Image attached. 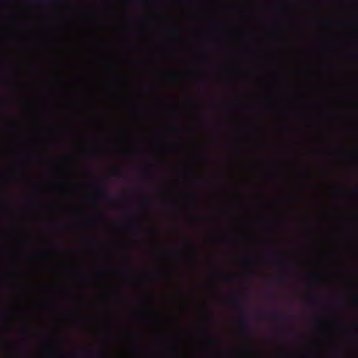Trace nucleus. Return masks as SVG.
Wrapping results in <instances>:
<instances>
[{
  "instance_id": "3",
  "label": "nucleus",
  "mask_w": 358,
  "mask_h": 358,
  "mask_svg": "<svg viewBox=\"0 0 358 358\" xmlns=\"http://www.w3.org/2000/svg\"><path fill=\"white\" fill-rule=\"evenodd\" d=\"M96 189H97V191L99 193V194L103 197V198H105V199H110L112 198V196L108 193V192L107 191L105 185L102 183H99L97 186H96Z\"/></svg>"
},
{
  "instance_id": "4",
  "label": "nucleus",
  "mask_w": 358,
  "mask_h": 358,
  "mask_svg": "<svg viewBox=\"0 0 358 358\" xmlns=\"http://www.w3.org/2000/svg\"><path fill=\"white\" fill-rule=\"evenodd\" d=\"M319 301H320L319 297L317 296H313L310 299V303L312 306L315 307L318 305Z\"/></svg>"
},
{
  "instance_id": "1",
  "label": "nucleus",
  "mask_w": 358,
  "mask_h": 358,
  "mask_svg": "<svg viewBox=\"0 0 358 358\" xmlns=\"http://www.w3.org/2000/svg\"><path fill=\"white\" fill-rule=\"evenodd\" d=\"M242 299V296L237 295L231 300V302L233 304L240 308V318L238 322L240 329L245 333L250 334L252 330L251 325L249 318L245 313L244 307L241 303Z\"/></svg>"
},
{
  "instance_id": "11",
  "label": "nucleus",
  "mask_w": 358,
  "mask_h": 358,
  "mask_svg": "<svg viewBox=\"0 0 358 358\" xmlns=\"http://www.w3.org/2000/svg\"><path fill=\"white\" fill-rule=\"evenodd\" d=\"M187 243L190 245V246H192V244L189 242V241H187Z\"/></svg>"
},
{
  "instance_id": "7",
  "label": "nucleus",
  "mask_w": 358,
  "mask_h": 358,
  "mask_svg": "<svg viewBox=\"0 0 358 358\" xmlns=\"http://www.w3.org/2000/svg\"><path fill=\"white\" fill-rule=\"evenodd\" d=\"M277 281L281 282L284 281V278L280 276V277L277 278Z\"/></svg>"
},
{
  "instance_id": "9",
  "label": "nucleus",
  "mask_w": 358,
  "mask_h": 358,
  "mask_svg": "<svg viewBox=\"0 0 358 358\" xmlns=\"http://www.w3.org/2000/svg\"><path fill=\"white\" fill-rule=\"evenodd\" d=\"M227 280H229V281H231V280H232V278H231V276H228V277H227Z\"/></svg>"
},
{
  "instance_id": "6",
  "label": "nucleus",
  "mask_w": 358,
  "mask_h": 358,
  "mask_svg": "<svg viewBox=\"0 0 358 358\" xmlns=\"http://www.w3.org/2000/svg\"><path fill=\"white\" fill-rule=\"evenodd\" d=\"M311 277H312L313 278H314V279H317V278H318L319 275H318V274H317V273H313V274H312V275H311Z\"/></svg>"
},
{
  "instance_id": "2",
  "label": "nucleus",
  "mask_w": 358,
  "mask_h": 358,
  "mask_svg": "<svg viewBox=\"0 0 358 358\" xmlns=\"http://www.w3.org/2000/svg\"><path fill=\"white\" fill-rule=\"evenodd\" d=\"M266 315L272 317V319L275 321H287L290 319V317L285 314L283 312H266Z\"/></svg>"
},
{
  "instance_id": "5",
  "label": "nucleus",
  "mask_w": 358,
  "mask_h": 358,
  "mask_svg": "<svg viewBox=\"0 0 358 358\" xmlns=\"http://www.w3.org/2000/svg\"><path fill=\"white\" fill-rule=\"evenodd\" d=\"M127 225L129 228H131L134 227V223L132 222H128Z\"/></svg>"
},
{
  "instance_id": "8",
  "label": "nucleus",
  "mask_w": 358,
  "mask_h": 358,
  "mask_svg": "<svg viewBox=\"0 0 358 358\" xmlns=\"http://www.w3.org/2000/svg\"><path fill=\"white\" fill-rule=\"evenodd\" d=\"M120 172L119 171H115L113 173V175L114 176H116V175H119Z\"/></svg>"
},
{
  "instance_id": "12",
  "label": "nucleus",
  "mask_w": 358,
  "mask_h": 358,
  "mask_svg": "<svg viewBox=\"0 0 358 358\" xmlns=\"http://www.w3.org/2000/svg\"><path fill=\"white\" fill-rule=\"evenodd\" d=\"M250 273L253 275L255 274V272L253 271H250Z\"/></svg>"
},
{
  "instance_id": "10",
  "label": "nucleus",
  "mask_w": 358,
  "mask_h": 358,
  "mask_svg": "<svg viewBox=\"0 0 358 358\" xmlns=\"http://www.w3.org/2000/svg\"><path fill=\"white\" fill-rule=\"evenodd\" d=\"M212 341L214 342V343H217V340L215 339V338H213Z\"/></svg>"
}]
</instances>
